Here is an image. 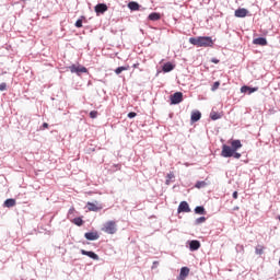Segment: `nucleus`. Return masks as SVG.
<instances>
[{"mask_svg": "<svg viewBox=\"0 0 280 280\" xmlns=\"http://www.w3.org/2000/svg\"><path fill=\"white\" fill-rule=\"evenodd\" d=\"M205 222H207V218H205V217H200V218L196 219V221H195L196 224H202Z\"/></svg>", "mask_w": 280, "mask_h": 280, "instance_id": "bb28decb", "label": "nucleus"}, {"mask_svg": "<svg viewBox=\"0 0 280 280\" xmlns=\"http://www.w3.org/2000/svg\"><path fill=\"white\" fill-rule=\"evenodd\" d=\"M139 67V63L133 65V69H137Z\"/></svg>", "mask_w": 280, "mask_h": 280, "instance_id": "4c0bfd02", "label": "nucleus"}, {"mask_svg": "<svg viewBox=\"0 0 280 280\" xmlns=\"http://www.w3.org/2000/svg\"><path fill=\"white\" fill-rule=\"evenodd\" d=\"M201 117H202V114L198 110H195V112L191 113L190 121L192 124H196V121H200Z\"/></svg>", "mask_w": 280, "mask_h": 280, "instance_id": "9b49d317", "label": "nucleus"}, {"mask_svg": "<svg viewBox=\"0 0 280 280\" xmlns=\"http://www.w3.org/2000/svg\"><path fill=\"white\" fill-rule=\"evenodd\" d=\"M195 213H197L198 215H206L207 211L205 210V207L198 206L195 208Z\"/></svg>", "mask_w": 280, "mask_h": 280, "instance_id": "412c9836", "label": "nucleus"}, {"mask_svg": "<svg viewBox=\"0 0 280 280\" xmlns=\"http://www.w3.org/2000/svg\"><path fill=\"white\" fill-rule=\"evenodd\" d=\"M84 237L90 242H95V240H100V234L97 232H86Z\"/></svg>", "mask_w": 280, "mask_h": 280, "instance_id": "1a4fd4ad", "label": "nucleus"}, {"mask_svg": "<svg viewBox=\"0 0 280 280\" xmlns=\"http://www.w3.org/2000/svg\"><path fill=\"white\" fill-rule=\"evenodd\" d=\"M211 62H213L214 65H218V63L220 62V60H219V59H215V58H212V59H211Z\"/></svg>", "mask_w": 280, "mask_h": 280, "instance_id": "c9c22d12", "label": "nucleus"}, {"mask_svg": "<svg viewBox=\"0 0 280 280\" xmlns=\"http://www.w3.org/2000/svg\"><path fill=\"white\" fill-rule=\"evenodd\" d=\"M189 247L190 250H198L200 248V241H191Z\"/></svg>", "mask_w": 280, "mask_h": 280, "instance_id": "6ab92c4d", "label": "nucleus"}, {"mask_svg": "<svg viewBox=\"0 0 280 280\" xmlns=\"http://www.w3.org/2000/svg\"><path fill=\"white\" fill-rule=\"evenodd\" d=\"M5 89H8V84L1 83L0 84V91H5Z\"/></svg>", "mask_w": 280, "mask_h": 280, "instance_id": "473e14b6", "label": "nucleus"}, {"mask_svg": "<svg viewBox=\"0 0 280 280\" xmlns=\"http://www.w3.org/2000/svg\"><path fill=\"white\" fill-rule=\"evenodd\" d=\"M218 89H220V81L213 83L211 91H218Z\"/></svg>", "mask_w": 280, "mask_h": 280, "instance_id": "cd10ccee", "label": "nucleus"}, {"mask_svg": "<svg viewBox=\"0 0 280 280\" xmlns=\"http://www.w3.org/2000/svg\"><path fill=\"white\" fill-rule=\"evenodd\" d=\"M241 91L242 93H246V91H249V93H255V91H257V88L243 86Z\"/></svg>", "mask_w": 280, "mask_h": 280, "instance_id": "b1692460", "label": "nucleus"}, {"mask_svg": "<svg viewBox=\"0 0 280 280\" xmlns=\"http://www.w3.org/2000/svg\"><path fill=\"white\" fill-rule=\"evenodd\" d=\"M249 14L248 9L240 8L234 12V16L236 19H246V16Z\"/></svg>", "mask_w": 280, "mask_h": 280, "instance_id": "423d86ee", "label": "nucleus"}, {"mask_svg": "<svg viewBox=\"0 0 280 280\" xmlns=\"http://www.w3.org/2000/svg\"><path fill=\"white\" fill-rule=\"evenodd\" d=\"M235 210L240 209L238 207L234 208Z\"/></svg>", "mask_w": 280, "mask_h": 280, "instance_id": "79ce46f5", "label": "nucleus"}, {"mask_svg": "<svg viewBox=\"0 0 280 280\" xmlns=\"http://www.w3.org/2000/svg\"><path fill=\"white\" fill-rule=\"evenodd\" d=\"M128 8H129V10L137 12V11H139L140 5H139V3L131 1L128 3Z\"/></svg>", "mask_w": 280, "mask_h": 280, "instance_id": "dca6fc26", "label": "nucleus"}, {"mask_svg": "<svg viewBox=\"0 0 280 280\" xmlns=\"http://www.w3.org/2000/svg\"><path fill=\"white\" fill-rule=\"evenodd\" d=\"M162 70L164 73H170V71H174V65H172V62H166L164 63Z\"/></svg>", "mask_w": 280, "mask_h": 280, "instance_id": "2eb2a0df", "label": "nucleus"}, {"mask_svg": "<svg viewBox=\"0 0 280 280\" xmlns=\"http://www.w3.org/2000/svg\"><path fill=\"white\" fill-rule=\"evenodd\" d=\"M81 255H85L86 257H90V259H94V261L100 260V256L95 254V252H86L85 249H81Z\"/></svg>", "mask_w": 280, "mask_h": 280, "instance_id": "9d476101", "label": "nucleus"}, {"mask_svg": "<svg viewBox=\"0 0 280 280\" xmlns=\"http://www.w3.org/2000/svg\"><path fill=\"white\" fill-rule=\"evenodd\" d=\"M178 213H189L191 208H189V203L187 201H182L177 209Z\"/></svg>", "mask_w": 280, "mask_h": 280, "instance_id": "0eeeda50", "label": "nucleus"}, {"mask_svg": "<svg viewBox=\"0 0 280 280\" xmlns=\"http://www.w3.org/2000/svg\"><path fill=\"white\" fill-rule=\"evenodd\" d=\"M15 206H16L15 199H7L4 201V207H7L8 209H10L11 207H15Z\"/></svg>", "mask_w": 280, "mask_h": 280, "instance_id": "aec40b11", "label": "nucleus"}, {"mask_svg": "<svg viewBox=\"0 0 280 280\" xmlns=\"http://www.w3.org/2000/svg\"><path fill=\"white\" fill-rule=\"evenodd\" d=\"M69 71H71V73H77V75H80L81 73H88L89 72L86 67H83V66H80V65L70 66Z\"/></svg>", "mask_w": 280, "mask_h": 280, "instance_id": "20e7f679", "label": "nucleus"}, {"mask_svg": "<svg viewBox=\"0 0 280 280\" xmlns=\"http://www.w3.org/2000/svg\"><path fill=\"white\" fill-rule=\"evenodd\" d=\"M231 147L223 144L222 145V151H221V156L223 159H231L233 156L234 152H237L242 148V141L241 140H231L230 141Z\"/></svg>", "mask_w": 280, "mask_h": 280, "instance_id": "f257e3e1", "label": "nucleus"}, {"mask_svg": "<svg viewBox=\"0 0 280 280\" xmlns=\"http://www.w3.org/2000/svg\"><path fill=\"white\" fill-rule=\"evenodd\" d=\"M136 116H137V113H135V112H130L128 114L129 119H135Z\"/></svg>", "mask_w": 280, "mask_h": 280, "instance_id": "7c9ffc66", "label": "nucleus"}, {"mask_svg": "<svg viewBox=\"0 0 280 280\" xmlns=\"http://www.w3.org/2000/svg\"><path fill=\"white\" fill-rule=\"evenodd\" d=\"M75 27H82V20H78L75 22Z\"/></svg>", "mask_w": 280, "mask_h": 280, "instance_id": "f704fd0d", "label": "nucleus"}, {"mask_svg": "<svg viewBox=\"0 0 280 280\" xmlns=\"http://www.w3.org/2000/svg\"><path fill=\"white\" fill-rule=\"evenodd\" d=\"M153 264L156 266V264H159V261H154Z\"/></svg>", "mask_w": 280, "mask_h": 280, "instance_id": "ea45409f", "label": "nucleus"}, {"mask_svg": "<svg viewBox=\"0 0 280 280\" xmlns=\"http://www.w3.org/2000/svg\"><path fill=\"white\" fill-rule=\"evenodd\" d=\"M153 264L156 266V264H159V261H154Z\"/></svg>", "mask_w": 280, "mask_h": 280, "instance_id": "a19ab883", "label": "nucleus"}, {"mask_svg": "<svg viewBox=\"0 0 280 280\" xmlns=\"http://www.w3.org/2000/svg\"><path fill=\"white\" fill-rule=\"evenodd\" d=\"M73 211H75V209H74V208L70 209V210H69V213H71V212H73Z\"/></svg>", "mask_w": 280, "mask_h": 280, "instance_id": "58836bf2", "label": "nucleus"}, {"mask_svg": "<svg viewBox=\"0 0 280 280\" xmlns=\"http://www.w3.org/2000/svg\"><path fill=\"white\" fill-rule=\"evenodd\" d=\"M130 69V66H121L115 69L116 75H119L122 71H128Z\"/></svg>", "mask_w": 280, "mask_h": 280, "instance_id": "4be33fe9", "label": "nucleus"}, {"mask_svg": "<svg viewBox=\"0 0 280 280\" xmlns=\"http://www.w3.org/2000/svg\"><path fill=\"white\" fill-rule=\"evenodd\" d=\"M187 277H189V268L183 267V268L180 269V273H179L178 279H179V280H185V279H187Z\"/></svg>", "mask_w": 280, "mask_h": 280, "instance_id": "ddd939ff", "label": "nucleus"}, {"mask_svg": "<svg viewBox=\"0 0 280 280\" xmlns=\"http://www.w3.org/2000/svg\"><path fill=\"white\" fill-rule=\"evenodd\" d=\"M88 210H89V211H95V212L102 211V206H101V205L97 206V205L94 203V202H88Z\"/></svg>", "mask_w": 280, "mask_h": 280, "instance_id": "4468645a", "label": "nucleus"}, {"mask_svg": "<svg viewBox=\"0 0 280 280\" xmlns=\"http://www.w3.org/2000/svg\"><path fill=\"white\" fill-rule=\"evenodd\" d=\"M183 102V92H176L171 95V104H180Z\"/></svg>", "mask_w": 280, "mask_h": 280, "instance_id": "6e6552de", "label": "nucleus"}, {"mask_svg": "<svg viewBox=\"0 0 280 280\" xmlns=\"http://www.w3.org/2000/svg\"><path fill=\"white\" fill-rule=\"evenodd\" d=\"M210 119H212V121H215L218 119H222V115L218 112L212 110L210 113Z\"/></svg>", "mask_w": 280, "mask_h": 280, "instance_id": "a211bd4d", "label": "nucleus"}, {"mask_svg": "<svg viewBox=\"0 0 280 280\" xmlns=\"http://www.w3.org/2000/svg\"><path fill=\"white\" fill-rule=\"evenodd\" d=\"M166 185H170V180H172V178H174V173H168L167 176H166Z\"/></svg>", "mask_w": 280, "mask_h": 280, "instance_id": "c756f323", "label": "nucleus"}, {"mask_svg": "<svg viewBox=\"0 0 280 280\" xmlns=\"http://www.w3.org/2000/svg\"><path fill=\"white\" fill-rule=\"evenodd\" d=\"M94 11L100 16V14H104V12H108V5L105 3H98L94 7Z\"/></svg>", "mask_w": 280, "mask_h": 280, "instance_id": "39448f33", "label": "nucleus"}, {"mask_svg": "<svg viewBox=\"0 0 280 280\" xmlns=\"http://www.w3.org/2000/svg\"><path fill=\"white\" fill-rule=\"evenodd\" d=\"M264 250H266V247L264 245H257L255 248L256 255H264Z\"/></svg>", "mask_w": 280, "mask_h": 280, "instance_id": "5701e85b", "label": "nucleus"}, {"mask_svg": "<svg viewBox=\"0 0 280 280\" xmlns=\"http://www.w3.org/2000/svg\"><path fill=\"white\" fill-rule=\"evenodd\" d=\"M254 45H260V47H266L268 40L265 37H258L253 40Z\"/></svg>", "mask_w": 280, "mask_h": 280, "instance_id": "f8f14e48", "label": "nucleus"}, {"mask_svg": "<svg viewBox=\"0 0 280 280\" xmlns=\"http://www.w3.org/2000/svg\"><path fill=\"white\" fill-rule=\"evenodd\" d=\"M47 128H49V124L44 122L43 126L40 127V130H45Z\"/></svg>", "mask_w": 280, "mask_h": 280, "instance_id": "72a5a7b5", "label": "nucleus"}, {"mask_svg": "<svg viewBox=\"0 0 280 280\" xmlns=\"http://www.w3.org/2000/svg\"><path fill=\"white\" fill-rule=\"evenodd\" d=\"M189 43L195 47H213V39L209 36L190 37Z\"/></svg>", "mask_w": 280, "mask_h": 280, "instance_id": "f03ea898", "label": "nucleus"}, {"mask_svg": "<svg viewBox=\"0 0 280 280\" xmlns=\"http://www.w3.org/2000/svg\"><path fill=\"white\" fill-rule=\"evenodd\" d=\"M73 224H75L77 226H82V224H84V221L82 220V218H74Z\"/></svg>", "mask_w": 280, "mask_h": 280, "instance_id": "393cba45", "label": "nucleus"}, {"mask_svg": "<svg viewBox=\"0 0 280 280\" xmlns=\"http://www.w3.org/2000/svg\"><path fill=\"white\" fill-rule=\"evenodd\" d=\"M195 187L197 189H202V187H207V182H197Z\"/></svg>", "mask_w": 280, "mask_h": 280, "instance_id": "a878e982", "label": "nucleus"}, {"mask_svg": "<svg viewBox=\"0 0 280 280\" xmlns=\"http://www.w3.org/2000/svg\"><path fill=\"white\" fill-rule=\"evenodd\" d=\"M232 196H233L234 200H237V196H238L237 191H234Z\"/></svg>", "mask_w": 280, "mask_h": 280, "instance_id": "e433bc0d", "label": "nucleus"}, {"mask_svg": "<svg viewBox=\"0 0 280 280\" xmlns=\"http://www.w3.org/2000/svg\"><path fill=\"white\" fill-rule=\"evenodd\" d=\"M234 159H242V153H237L236 151L232 155Z\"/></svg>", "mask_w": 280, "mask_h": 280, "instance_id": "2f4dec72", "label": "nucleus"}, {"mask_svg": "<svg viewBox=\"0 0 280 280\" xmlns=\"http://www.w3.org/2000/svg\"><path fill=\"white\" fill-rule=\"evenodd\" d=\"M149 21H161V13L153 12L149 14Z\"/></svg>", "mask_w": 280, "mask_h": 280, "instance_id": "f3484780", "label": "nucleus"}, {"mask_svg": "<svg viewBox=\"0 0 280 280\" xmlns=\"http://www.w3.org/2000/svg\"><path fill=\"white\" fill-rule=\"evenodd\" d=\"M97 115H98L97 110L90 112L91 119H97Z\"/></svg>", "mask_w": 280, "mask_h": 280, "instance_id": "c85d7f7f", "label": "nucleus"}, {"mask_svg": "<svg viewBox=\"0 0 280 280\" xmlns=\"http://www.w3.org/2000/svg\"><path fill=\"white\" fill-rule=\"evenodd\" d=\"M101 231H103V233H107V235H115V233H117V222L115 221L105 222Z\"/></svg>", "mask_w": 280, "mask_h": 280, "instance_id": "7ed1b4c3", "label": "nucleus"}]
</instances>
